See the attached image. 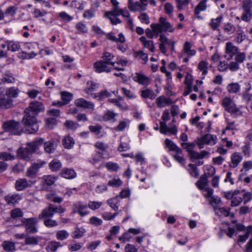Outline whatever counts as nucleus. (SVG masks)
Listing matches in <instances>:
<instances>
[{
    "label": "nucleus",
    "instance_id": "obj_1",
    "mask_svg": "<svg viewBox=\"0 0 252 252\" xmlns=\"http://www.w3.org/2000/svg\"><path fill=\"white\" fill-rule=\"evenodd\" d=\"M25 116L22 119V122L27 127L26 131L29 133H34L38 130L36 115L33 112H30V109H26Z\"/></svg>",
    "mask_w": 252,
    "mask_h": 252
},
{
    "label": "nucleus",
    "instance_id": "obj_2",
    "mask_svg": "<svg viewBox=\"0 0 252 252\" xmlns=\"http://www.w3.org/2000/svg\"><path fill=\"white\" fill-rule=\"evenodd\" d=\"M3 127L5 131L9 132L12 135H20L23 132V128L20 123L13 120L4 122Z\"/></svg>",
    "mask_w": 252,
    "mask_h": 252
},
{
    "label": "nucleus",
    "instance_id": "obj_3",
    "mask_svg": "<svg viewBox=\"0 0 252 252\" xmlns=\"http://www.w3.org/2000/svg\"><path fill=\"white\" fill-rule=\"evenodd\" d=\"M151 26L159 33L163 32H173L175 31V28L172 25L168 22L166 18L162 17L159 18L158 23L152 24Z\"/></svg>",
    "mask_w": 252,
    "mask_h": 252
},
{
    "label": "nucleus",
    "instance_id": "obj_4",
    "mask_svg": "<svg viewBox=\"0 0 252 252\" xmlns=\"http://www.w3.org/2000/svg\"><path fill=\"white\" fill-rule=\"evenodd\" d=\"M217 138L216 135L210 134H206L204 136L197 138L195 142L198 145L199 149L204 148L205 144L207 145H214L216 144Z\"/></svg>",
    "mask_w": 252,
    "mask_h": 252
},
{
    "label": "nucleus",
    "instance_id": "obj_5",
    "mask_svg": "<svg viewBox=\"0 0 252 252\" xmlns=\"http://www.w3.org/2000/svg\"><path fill=\"white\" fill-rule=\"evenodd\" d=\"M37 222V219L31 218L29 219H23L22 224L19 225H25L27 233L32 234L37 232V228L35 226Z\"/></svg>",
    "mask_w": 252,
    "mask_h": 252
},
{
    "label": "nucleus",
    "instance_id": "obj_6",
    "mask_svg": "<svg viewBox=\"0 0 252 252\" xmlns=\"http://www.w3.org/2000/svg\"><path fill=\"white\" fill-rule=\"evenodd\" d=\"M222 105L226 111L231 114H235L239 111L234 101L229 97H224L222 100Z\"/></svg>",
    "mask_w": 252,
    "mask_h": 252
},
{
    "label": "nucleus",
    "instance_id": "obj_7",
    "mask_svg": "<svg viewBox=\"0 0 252 252\" xmlns=\"http://www.w3.org/2000/svg\"><path fill=\"white\" fill-rule=\"evenodd\" d=\"M41 180L40 184L41 190L48 191L49 187L55 183L57 178L52 175H44L42 177Z\"/></svg>",
    "mask_w": 252,
    "mask_h": 252
},
{
    "label": "nucleus",
    "instance_id": "obj_8",
    "mask_svg": "<svg viewBox=\"0 0 252 252\" xmlns=\"http://www.w3.org/2000/svg\"><path fill=\"white\" fill-rule=\"evenodd\" d=\"M147 3H144L141 0L139 1H134L133 0H128V7L130 11H144L146 9Z\"/></svg>",
    "mask_w": 252,
    "mask_h": 252
},
{
    "label": "nucleus",
    "instance_id": "obj_9",
    "mask_svg": "<svg viewBox=\"0 0 252 252\" xmlns=\"http://www.w3.org/2000/svg\"><path fill=\"white\" fill-rule=\"evenodd\" d=\"M88 205L82 202H78L74 203L72 206L73 212L78 213L81 216H85L89 214Z\"/></svg>",
    "mask_w": 252,
    "mask_h": 252
},
{
    "label": "nucleus",
    "instance_id": "obj_10",
    "mask_svg": "<svg viewBox=\"0 0 252 252\" xmlns=\"http://www.w3.org/2000/svg\"><path fill=\"white\" fill-rule=\"evenodd\" d=\"M239 51L238 47L231 42H227L225 45V55L224 58L227 60H230Z\"/></svg>",
    "mask_w": 252,
    "mask_h": 252
},
{
    "label": "nucleus",
    "instance_id": "obj_11",
    "mask_svg": "<svg viewBox=\"0 0 252 252\" xmlns=\"http://www.w3.org/2000/svg\"><path fill=\"white\" fill-rule=\"evenodd\" d=\"M34 183L35 182L28 181L25 178H21L16 180L15 187L17 190L22 191L28 188L31 187Z\"/></svg>",
    "mask_w": 252,
    "mask_h": 252
},
{
    "label": "nucleus",
    "instance_id": "obj_12",
    "mask_svg": "<svg viewBox=\"0 0 252 252\" xmlns=\"http://www.w3.org/2000/svg\"><path fill=\"white\" fill-rule=\"evenodd\" d=\"M44 143V139L42 138H39L36 139L34 141L29 142L27 144L26 149L29 153L32 154L36 152L40 146L42 145Z\"/></svg>",
    "mask_w": 252,
    "mask_h": 252
},
{
    "label": "nucleus",
    "instance_id": "obj_13",
    "mask_svg": "<svg viewBox=\"0 0 252 252\" xmlns=\"http://www.w3.org/2000/svg\"><path fill=\"white\" fill-rule=\"evenodd\" d=\"M109 64L103 60L96 62L94 64V67L95 71L98 73L102 72H109L111 71V68L108 66Z\"/></svg>",
    "mask_w": 252,
    "mask_h": 252
},
{
    "label": "nucleus",
    "instance_id": "obj_14",
    "mask_svg": "<svg viewBox=\"0 0 252 252\" xmlns=\"http://www.w3.org/2000/svg\"><path fill=\"white\" fill-rule=\"evenodd\" d=\"M13 105V100L6 94L3 93H0V108L2 109H8Z\"/></svg>",
    "mask_w": 252,
    "mask_h": 252
},
{
    "label": "nucleus",
    "instance_id": "obj_15",
    "mask_svg": "<svg viewBox=\"0 0 252 252\" xmlns=\"http://www.w3.org/2000/svg\"><path fill=\"white\" fill-rule=\"evenodd\" d=\"M132 78L135 82L144 86H148L151 82L150 78L139 73H136Z\"/></svg>",
    "mask_w": 252,
    "mask_h": 252
},
{
    "label": "nucleus",
    "instance_id": "obj_16",
    "mask_svg": "<svg viewBox=\"0 0 252 252\" xmlns=\"http://www.w3.org/2000/svg\"><path fill=\"white\" fill-rule=\"evenodd\" d=\"M55 206L52 204H49L48 206L44 209L41 213L39 215V218L46 219L50 218L53 217L55 212Z\"/></svg>",
    "mask_w": 252,
    "mask_h": 252
},
{
    "label": "nucleus",
    "instance_id": "obj_17",
    "mask_svg": "<svg viewBox=\"0 0 252 252\" xmlns=\"http://www.w3.org/2000/svg\"><path fill=\"white\" fill-rule=\"evenodd\" d=\"M27 109H30V112H33L34 115L37 116L38 113L44 110V106L40 102L33 101L30 103Z\"/></svg>",
    "mask_w": 252,
    "mask_h": 252
},
{
    "label": "nucleus",
    "instance_id": "obj_18",
    "mask_svg": "<svg viewBox=\"0 0 252 252\" xmlns=\"http://www.w3.org/2000/svg\"><path fill=\"white\" fill-rule=\"evenodd\" d=\"M75 104L79 107L94 110V104L91 101H87L84 98H80L75 100Z\"/></svg>",
    "mask_w": 252,
    "mask_h": 252
},
{
    "label": "nucleus",
    "instance_id": "obj_19",
    "mask_svg": "<svg viewBox=\"0 0 252 252\" xmlns=\"http://www.w3.org/2000/svg\"><path fill=\"white\" fill-rule=\"evenodd\" d=\"M159 40L160 42L159 45V49L162 53L165 54L166 52V45H170L172 41L164 34H160L159 35Z\"/></svg>",
    "mask_w": 252,
    "mask_h": 252
},
{
    "label": "nucleus",
    "instance_id": "obj_20",
    "mask_svg": "<svg viewBox=\"0 0 252 252\" xmlns=\"http://www.w3.org/2000/svg\"><path fill=\"white\" fill-rule=\"evenodd\" d=\"M41 165L38 163H33L31 166L26 172V176L30 178H34L36 177L38 169Z\"/></svg>",
    "mask_w": 252,
    "mask_h": 252
},
{
    "label": "nucleus",
    "instance_id": "obj_21",
    "mask_svg": "<svg viewBox=\"0 0 252 252\" xmlns=\"http://www.w3.org/2000/svg\"><path fill=\"white\" fill-rule=\"evenodd\" d=\"M245 86L246 87L245 91L241 94L242 97L247 103H249L252 99V94L250 93L251 89V85L250 83H246Z\"/></svg>",
    "mask_w": 252,
    "mask_h": 252
},
{
    "label": "nucleus",
    "instance_id": "obj_22",
    "mask_svg": "<svg viewBox=\"0 0 252 252\" xmlns=\"http://www.w3.org/2000/svg\"><path fill=\"white\" fill-rule=\"evenodd\" d=\"M242 160V156L238 153H234L231 156V162L229 166L231 168H235Z\"/></svg>",
    "mask_w": 252,
    "mask_h": 252
},
{
    "label": "nucleus",
    "instance_id": "obj_23",
    "mask_svg": "<svg viewBox=\"0 0 252 252\" xmlns=\"http://www.w3.org/2000/svg\"><path fill=\"white\" fill-rule=\"evenodd\" d=\"M21 199L19 194H8L4 197V200L8 205H14Z\"/></svg>",
    "mask_w": 252,
    "mask_h": 252
},
{
    "label": "nucleus",
    "instance_id": "obj_24",
    "mask_svg": "<svg viewBox=\"0 0 252 252\" xmlns=\"http://www.w3.org/2000/svg\"><path fill=\"white\" fill-rule=\"evenodd\" d=\"M1 80L4 83H14L15 78L10 70H7L2 74Z\"/></svg>",
    "mask_w": 252,
    "mask_h": 252
},
{
    "label": "nucleus",
    "instance_id": "obj_25",
    "mask_svg": "<svg viewBox=\"0 0 252 252\" xmlns=\"http://www.w3.org/2000/svg\"><path fill=\"white\" fill-rule=\"evenodd\" d=\"M32 154V153H29V151L27 150L26 148L25 149L19 148L17 151V155L18 157L22 159H23L25 160H29L31 159V155Z\"/></svg>",
    "mask_w": 252,
    "mask_h": 252
},
{
    "label": "nucleus",
    "instance_id": "obj_26",
    "mask_svg": "<svg viewBox=\"0 0 252 252\" xmlns=\"http://www.w3.org/2000/svg\"><path fill=\"white\" fill-rule=\"evenodd\" d=\"M156 102L158 107L162 108L165 106V105H169L172 103V101L171 98H166L164 95L159 96L156 99Z\"/></svg>",
    "mask_w": 252,
    "mask_h": 252
},
{
    "label": "nucleus",
    "instance_id": "obj_27",
    "mask_svg": "<svg viewBox=\"0 0 252 252\" xmlns=\"http://www.w3.org/2000/svg\"><path fill=\"white\" fill-rule=\"evenodd\" d=\"M62 98L63 100L65 102V104H66L72 99V94L68 92H62ZM57 104L59 105V106H62L64 105V103H63L60 101L58 102V103H56L55 102L53 103V105L54 106H56Z\"/></svg>",
    "mask_w": 252,
    "mask_h": 252
},
{
    "label": "nucleus",
    "instance_id": "obj_28",
    "mask_svg": "<svg viewBox=\"0 0 252 252\" xmlns=\"http://www.w3.org/2000/svg\"><path fill=\"white\" fill-rule=\"evenodd\" d=\"M140 41L143 44L145 48H148L150 51L152 52H154L155 51V47L153 44V42L152 40H148L146 38L143 36H141L140 39Z\"/></svg>",
    "mask_w": 252,
    "mask_h": 252
},
{
    "label": "nucleus",
    "instance_id": "obj_29",
    "mask_svg": "<svg viewBox=\"0 0 252 252\" xmlns=\"http://www.w3.org/2000/svg\"><path fill=\"white\" fill-rule=\"evenodd\" d=\"M7 49L12 52L18 51L21 49V46L19 42L12 40H7L6 41Z\"/></svg>",
    "mask_w": 252,
    "mask_h": 252
},
{
    "label": "nucleus",
    "instance_id": "obj_30",
    "mask_svg": "<svg viewBox=\"0 0 252 252\" xmlns=\"http://www.w3.org/2000/svg\"><path fill=\"white\" fill-rule=\"evenodd\" d=\"M74 140L69 135L65 136L62 141V143L63 147L66 149L71 148L74 144Z\"/></svg>",
    "mask_w": 252,
    "mask_h": 252
},
{
    "label": "nucleus",
    "instance_id": "obj_31",
    "mask_svg": "<svg viewBox=\"0 0 252 252\" xmlns=\"http://www.w3.org/2000/svg\"><path fill=\"white\" fill-rule=\"evenodd\" d=\"M206 0H203L200 2L196 6L194 9L195 14L197 15L198 18L200 19L201 17L199 15L201 11H204L206 10Z\"/></svg>",
    "mask_w": 252,
    "mask_h": 252
},
{
    "label": "nucleus",
    "instance_id": "obj_32",
    "mask_svg": "<svg viewBox=\"0 0 252 252\" xmlns=\"http://www.w3.org/2000/svg\"><path fill=\"white\" fill-rule=\"evenodd\" d=\"M240 85L237 83H232L227 86V90L229 93L237 94L240 91Z\"/></svg>",
    "mask_w": 252,
    "mask_h": 252
},
{
    "label": "nucleus",
    "instance_id": "obj_33",
    "mask_svg": "<svg viewBox=\"0 0 252 252\" xmlns=\"http://www.w3.org/2000/svg\"><path fill=\"white\" fill-rule=\"evenodd\" d=\"M62 176L66 179H73L76 176V173L71 169H63L62 171Z\"/></svg>",
    "mask_w": 252,
    "mask_h": 252
},
{
    "label": "nucleus",
    "instance_id": "obj_34",
    "mask_svg": "<svg viewBox=\"0 0 252 252\" xmlns=\"http://www.w3.org/2000/svg\"><path fill=\"white\" fill-rule=\"evenodd\" d=\"M141 95L143 98H150L151 99H154L156 96L154 91L149 89L141 91Z\"/></svg>",
    "mask_w": 252,
    "mask_h": 252
},
{
    "label": "nucleus",
    "instance_id": "obj_35",
    "mask_svg": "<svg viewBox=\"0 0 252 252\" xmlns=\"http://www.w3.org/2000/svg\"><path fill=\"white\" fill-rule=\"evenodd\" d=\"M43 144H44V150L47 153H52L56 148V146L53 141H49L45 143L44 142Z\"/></svg>",
    "mask_w": 252,
    "mask_h": 252
},
{
    "label": "nucleus",
    "instance_id": "obj_36",
    "mask_svg": "<svg viewBox=\"0 0 252 252\" xmlns=\"http://www.w3.org/2000/svg\"><path fill=\"white\" fill-rule=\"evenodd\" d=\"M2 247L3 249L8 252H13L15 251V245L13 242L9 241H4L2 243Z\"/></svg>",
    "mask_w": 252,
    "mask_h": 252
},
{
    "label": "nucleus",
    "instance_id": "obj_37",
    "mask_svg": "<svg viewBox=\"0 0 252 252\" xmlns=\"http://www.w3.org/2000/svg\"><path fill=\"white\" fill-rule=\"evenodd\" d=\"M114 56L113 54L109 52H105L103 53L102 58L103 59V61L107 62L109 64L114 66L115 63L112 62L113 60Z\"/></svg>",
    "mask_w": 252,
    "mask_h": 252
},
{
    "label": "nucleus",
    "instance_id": "obj_38",
    "mask_svg": "<svg viewBox=\"0 0 252 252\" xmlns=\"http://www.w3.org/2000/svg\"><path fill=\"white\" fill-rule=\"evenodd\" d=\"M223 18V16L222 15H220L216 19H212L210 23V26L212 28V29L215 30L218 28L222 21Z\"/></svg>",
    "mask_w": 252,
    "mask_h": 252
},
{
    "label": "nucleus",
    "instance_id": "obj_39",
    "mask_svg": "<svg viewBox=\"0 0 252 252\" xmlns=\"http://www.w3.org/2000/svg\"><path fill=\"white\" fill-rule=\"evenodd\" d=\"M62 166L61 162L57 159H53L50 163L49 167L52 171H57L59 170Z\"/></svg>",
    "mask_w": 252,
    "mask_h": 252
},
{
    "label": "nucleus",
    "instance_id": "obj_40",
    "mask_svg": "<svg viewBox=\"0 0 252 252\" xmlns=\"http://www.w3.org/2000/svg\"><path fill=\"white\" fill-rule=\"evenodd\" d=\"M208 183L207 177L206 175H203L200 177V179L198 181L196 185L199 189H203Z\"/></svg>",
    "mask_w": 252,
    "mask_h": 252
},
{
    "label": "nucleus",
    "instance_id": "obj_41",
    "mask_svg": "<svg viewBox=\"0 0 252 252\" xmlns=\"http://www.w3.org/2000/svg\"><path fill=\"white\" fill-rule=\"evenodd\" d=\"M191 46L190 43L186 42L184 44L183 51L185 54H187L189 56H192L195 54L196 51L194 50H191Z\"/></svg>",
    "mask_w": 252,
    "mask_h": 252
},
{
    "label": "nucleus",
    "instance_id": "obj_42",
    "mask_svg": "<svg viewBox=\"0 0 252 252\" xmlns=\"http://www.w3.org/2000/svg\"><path fill=\"white\" fill-rule=\"evenodd\" d=\"M122 12V9H120L118 6L113 7L111 11H108L105 13V16L108 17L109 15H110L113 17H116L120 15Z\"/></svg>",
    "mask_w": 252,
    "mask_h": 252
},
{
    "label": "nucleus",
    "instance_id": "obj_43",
    "mask_svg": "<svg viewBox=\"0 0 252 252\" xmlns=\"http://www.w3.org/2000/svg\"><path fill=\"white\" fill-rule=\"evenodd\" d=\"M224 31L230 34L233 33L236 31L235 27L231 23L228 22L224 24L223 27Z\"/></svg>",
    "mask_w": 252,
    "mask_h": 252
},
{
    "label": "nucleus",
    "instance_id": "obj_44",
    "mask_svg": "<svg viewBox=\"0 0 252 252\" xmlns=\"http://www.w3.org/2000/svg\"><path fill=\"white\" fill-rule=\"evenodd\" d=\"M196 143H182L181 146L182 148L186 149L187 152L189 154L191 152L193 151V149L195 147Z\"/></svg>",
    "mask_w": 252,
    "mask_h": 252
},
{
    "label": "nucleus",
    "instance_id": "obj_45",
    "mask_svg": "<svg viewBox=\"0 0 252 252\" xmlns=\"http://www.w3.org/2000/svg\"><path fill=\"white\" fill-rule=\"evenodd\" d=\"M135 58H139L143 61V63H146L148 60V55L143 51H136L134 53Z\"/></svg>",
    "mask_w": 252,
    "mask_h": 252
},
{
    "label": "nucleus",
    "instance_id": "obj_46",
    "mask_svg": "<svg viewBox=\"0 0 252 252\" xmlns=\"http://www.w3.org/2000/svg\"><path fill=\"white\" fill-rule=\"evenodd\" d=\"M19 91L18 89L11 87L6 90V94L9 97H16L17 96Z\"/></svg>",
    "mask_w": 252,
    "mask_h": 252
},
{
    "label": "nucleus",
    "instance_id": "obj_47",
    "mask_svg": "<svg viewBox=\"0 0 252 252\" xmlns=\"http://www.w3.org/2000/svg\"><path fill=\"white\" fill-rule=\"evenodd\" d=\"M76 29L79 33H85L88 32V28L85 24L80 22L78 23L75 26Z\"/></svg>",
    "mask_w": 252,
    "mask_h": 252
},
{
    "label": "nucleus",
    "instance_id": "obj_48",
    "mask_svg": "<svg viewBox=\"0 0 252 252\" xmlns=\"http://www.w3.org/2000/svg\"><path fill=\"white\" fill-rule=\"evenodd\" d=\"M86 231L85 229L82 227H77L73 232L72 237L75 239L81 238L84 235Z\"/></svg>",
    "mask_w": 252,
    "mask_h": 252
},
{
    "label": "nucleus",
    "instance_id": "obj_49",
    "mask_svg": "<svg viewBox=\"0 0 252 252\" xmlns=\"http://www.w3.org/2000/svg\"><path fill=\"white\" fill-rule=\"evenodd\" d=\"M39 242L38 237L29 236L25 238V244L28 245H36Z\"/></svg>",
    "mask_w": 252,
    "mask_h": 252
},
{
    "label": "nucleus",
    "instance_id": "obj_50",
    "mask_svg": "<svg viewBox=\"0 0 252 252\" xmlns=\"http://www.w3.org/2000/svg\"><path fill=\"white\" fill-rule=\"evenodd\" d=\"M69 236V233L65 230H62L57 231L56 233V237L58 240H63L67 238Z\"/></svg>",
    "mask_w": 252,
    "mask_h": 252
},
{
    "label": "nucleus",
    "instance_id": "obj_51",
    "mask_svg": "<svg viewBox=\"0 0 252 252\" xmlns=\"http://www.w3.org/2000/svg\"><path fill=\"white\" fill-rule=\"evenodd\" d=\"M118 196H116L114 198L110 199L107 201L108 204L115 211H117L119 208V206L118 205Z\"/></svg>",
    "mask_w": 252,
    "mask_h": 252
},
{
    "label": "nucleus",
    "instance_id": "obj_52",
    "mask_svg": "<svg viewBox=\"0 0 252 252\" xmlns=\"http://www.w3.org/2000/svg\"><path fill=\"white\" fill-rule=\"evenodd\" d=\"M111 96V94L106 90L101 91L97 94H95L94 97L98 100H102L104 98Z\"/></svg>",
    "mask_w": 252,
    "mask_h": 252
},
{
    "label": "nucleus",
    "instance_id": "obj_53",
    "mask_svg": "<svg viewBox=\"0 0 252 252\" xmlns=\"http://www.w3.org/2000/svg\"><path fill=\"white\" fill-rule=\"evenodd\" d=\"M151 29L147 28L145 31V33L146 34V35L150 38H152L154 36H156V37H157L158 35V34L159 32H156L155 30V29H154L151 25L150 26Z\"/></svg>",
    "mask_w": 252,
    "mask_h": 252
},
{
    "label": "nucleus",
    "instance_id": "obj_54",
    "mask_svg": "<svg viewBox=\"0 0 252 252\" xmlns=\"http://www.w3.org/2000/svg\"><path fill=\"white\" fill-rule=\"evenodd\" d=\"M173 6L170 2L165 3L164 5V10L165 13L168 14L169 16H173Z\"/></svg>",
    "mask_w": 252,
    "mask_h": 252
},
{
    "label": "nucleus",
    "instance_id": "obj_55",
    "mask_svg": "<svg viewBox=\"0 0 252 252\" xmlns=\"http://www.w3.org/2000/svg\"><path fill=\"white\" fill-rule=\"evenodd\" d=\"M103 154L100 152H97L94 157L92 160L90 161L91 163L94 165H95L97 163L100 161L103 158Z\"/></svg>",
    "mask_w": 252,
    "mask_h": 252
},
{
    "label": "nucleus",
    "instance_id": "obj_56",
    "mask_svg": "<svg viewBox=\"0 0 252 252\" xmlns=\"http://www.w3.org/2000/svg\"><path fill=\"white\" fill-rule=\"evenodd\" d=\"M242 8L244 11H252V0H244L243 1Z\"/></svg>",
    "mask_w": 252,
    "mask_h": 252
},
{
    "label": "nucleus",
    "instance_id": "obj_57",
    "mask_svg": "<svg viewBox=\"0 0 252 252\" xmlns=\"http://www.w3.org/2000/svg\"><path fill=\"white\" fill-rule=\"evenodd\" d=\"M64 126L68 129L74 130L78 126V124L72 121L67 120L64 123Z\"/></svg>",
    "mask_w": 252,
    "mask_h": 252
},
{
    "label": "nucleus",
    "instance_id": "obj_58",
    "mask_svg": "<svg viewBox=\"0 0 252 252\" xmlns=\"http://www.w3.org/2000/svg\"><path fill=\"white\" fill-rule=\"evenodd\" d=\"M165 144L169 148L170 151H175L179 148L172 141L168 138L165 139Z\"/></svg>",
    "mask_w": 252,
    "mask_h": 252
},
{
    "label": "nucleus",
    "instance_id": "obj_59",
    "mask_svg": "<svg viewBox=\"0 0 252 252\" xmlns=\"http://www.w3.org/2000/svg\"><path fill=\"white\" fill-rule=\"evenodd\" d=\"M189 166L190 167L189 173L190 175L194 177H197L199 176V173L196 166L191 163L189 164Z\"/></svg>",
    "mask_w": 252,
    "mask_h": 252
},
{
    "label": "nucleus",
    "instance_id": "obj_60",
    "mask_svg": "<svg viewBox=\"0 0 252 252\" xmlns=\"http://www.w3.org/2000/svg\"><path fill=\"white\" fill-rule=\"evenodd\" d=\"M89 223L94 226H98L102 224V220L96 217H92L89 220Z\"/></svg>",
    "mask_w": 252,
    "mask_h": 252
},
{
    "label": "nucleus",
    "instance_id": "obj_61",
    "mask_svg": "<svg viewBox=\"0 0 252 252\" xmlns=\"http://www.w3.org/2000/svg\"><path fill=\"white\" fill-rule=\"evenodd\" d=\"M88 87L85 90V92L87 94H89L90 92L95 91L97 88V84L92 81L88 82Z\"/></svg>",
    "mask_w": 252,
    "mask_h": 252
},
{
    "label": "nucleus",
    "instance_id": "obj_62",
    "mask_svg": "<svg viewBox=\"0 0 252 252\" xmlns=\"http://www.w3.org/2000/svg\"><path fill=\"white\" fill-rule=\"evenodd\" d=\"M44 225L48 227H52L58 225V222L55 220H53L50 218H46L44 221Z\"/></svg>",
    "mask_w": 252,
    "mask_h": 252
},
{
    "label": "nucleus",
    "instance_id": "obj_63",
    "mask_svg": "<svg viewBox=\"0 0 252 252\" xmlns=\"http://www.w3.org/2000/svg\"><path fill=\"white\" fill-rule=\"evenodd\" d=\"M11 217L13 219L22 217L23 216V213L19 208L15 209L11 212Z\"/></svg>",
    "mask_w": 252,
    "mask_h": 252
},
{
    "label": "nucleus",
    "instance_id": "obj_64",
    "mask_svg": "<svg viewBox=\"0 0 252 252\" xmlns=\"http://www.w3.org/2000/svg\"><path fill=\"white\" fill-rule=\"evenodd\" d=\"M106 167L109 170L116 171L119 169V165L116 163L108 162L106 164Z\"/></svg>",
    "mask_w": 252,
    "mask_h": 252
}]
</instances>
